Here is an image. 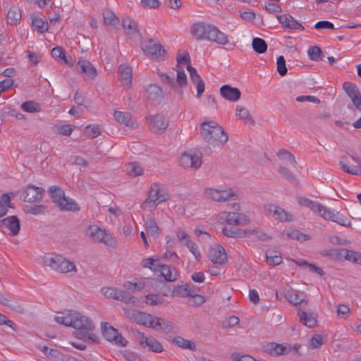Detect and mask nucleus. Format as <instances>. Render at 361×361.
Wrapping results in <instances>:
<instances>
[{"instance_id": "f257e3e1", "label": "nucleus", "mask_w": 361, "mask_h": 361, "mask_svg": "<svg viewBox=\"0 0 361 361\" xmlns=\"http://www.w3.org/2000/svg\"><path fill=\"white\" fill-rule=\"evenodd\" d=\"M202 138L210 145L222 147L228 140L223 128L215 121L203 122L200 126Z\"/></svg>"}, {"instance_id": "f03ea898", "label": "nucleus", "mask_w": 361, "mask_h": 361, "mask_svg": "<svg viewBox=\"0 0 361 361\" xmlns=\"http://www.w3.org/2000/svg\"><path fill=\"white\" fill-rule=\"evenodd\" d=\"M44 267H49L51 270L63 274L77 272L75 264L59 255H47L42 259Z\"/></svg>"}, {"instance_id": "7ed1b4c3", "label": "nucleus", "mask_w": 361, "mask_h": 361, "mask_svg": "<svg viewBox=\"0 0 361 361\" xmlns=\"http://www.w3.org/2000/svg\"><path fill=\"white\" fill-rule=\"evenodd\" d=\"M73 318V328L76 329L75 336L80 339H88L96 342L97 337L92 333L94 325L92 320L77 312H75Z\"/></svg>"}, {"instance_id": "20e7f679", "label": "nucleus", "mask_w": 361, "mask_h": 361, "mask_svg": "<svg viewBox=\"0 0 361 361\" xmlns=\"http://www.w3.org/2000/svg\"><path fill=\"white\" fill-rule=\"evenodd\" d=\"M85 235L93 243L103 244L111 247H116V237L109 231L97 225H90L85 230Z\"/></svg>"}, {"instance_id": "39448f33", "label": "nucleus", "mask_w": 361, "mask_h": 361, "mask_svg": "<svg viewBox=\"0 0 361 361\" xmlns=\"http://www.w3.org/2000/svg\"><path fill=\"white\" fill-rule=\"evenodd\" d=\"M307 208L326 220L332 221L345 227H350L351 226V222L344 215L338 212H334L317 202L312 200Z\"/></svg>"}, {"instance_id": "423d86ee", "label": "nucleus", "mask_w": 361, "mask_h": 361, "mask_svg": "<svg viewBox=\"0 0 361 361\" xmlns=\"http://www.w3.org/2000/svg\"><path fill=\"white\" fill-rule=\"evenodd\" d=\"M176 78L173 73H167L158 72L160 80L164 84L169 85L172 90L179 94L180 97L183 96V87H185L188 82L185 71L180 68L179 65L176 67Z\"/></svg>"}, {"instance_id": "0eeeda50", "label": "nucleus", "mask_w": 361, "mask_h": 361, "mask_svg": "<svg viewBox=\"0 0 361 361\" xmlns=\"http://www.w3.org/2000/svg\"><path fill=\"white\" fill-rule=\"evenodd\" d=\"M168 197L169 195L165 192L164 185L160 183H153L150 185L148 197L145 200L143 204L145 207L155 209L159 204L165 202Z\"/></svg>"}, {"instance_id": "6e6552de", "label": "nucleus", "mask_w": 361, "mask_h": 361, "mask_svg": "<svg viewBox=\"0 0 361 361\" xmlns=\"http://www.w3.org/2000/svg\"><path fill=\"white\" fill-rule=\"evenodd\" d=\"M218 221L232 226H245L250 222V219L242 213L221 212L218 215Z\"/></svg>"}, {"instance_id": "1a4fd4ad", "label": "nucleus", "mask_w": 361, "mask_h": 361, "mask_svg": "<svg viewBox=\"0 0 361 361\" xmlns=\"http://www.w3.org/2000/svg\"><path fill=\"white\" fill-rule=\"evenodd\" d=\"M133 335L141 348L157 353L164 351L162 345L154 338L148 336L140 331H135Z\"/></svg>"}, {"instance_id": "9d476101", "label": "nucleus", "mask_w": 361, "mask_h": 361, "mask_svg": "<svg viewBox=\"0 0 361 361\" xmlns=\"http://www.w3.org/2000/svg\"><path fill=\"white\" fill-rule=\"evenodd\" d=\"M141 48L146 56L154 59L164 60L166 54L161 44L155 43L152 39L142 42Z\"/></svg>"}, {"instance_id": "9b49d317", "label": "nucleus", "mask_w": 361, "mask_h": 361, "mask_svg": "<svg viewBox=\"0 0 361 361\" xmlns=\"http://www.w3.org/2000/svg\"><path fill=\"white\" fill-rule=\"evenodd\" d=\"M102 331L104 337L109 342L114 343L120 346H126L128 343V341L109 323H102Z\"/></svg>"}, {"instance_id": "f8f14e48", "label": "nucleus", "mask_w": 361, "mask_h": 361, "mask_svg": "<svg viewBox=\"0 0 361 361\" xmlns=\"http://www.w3.org/2000/svg\"><path fill=\"white\" fill-rule=\"evenodd\" d=\"M180 164L185 169L197 170L202 164V156L196 152H184L180 157Z\"/></svg>"}, {"instance_id": "ddd939ff", "label": "nucleus", "mask_w": 361, "mask_h": 361, "mask_svg": "<svg viewBox=\"0 0 361 361\" xmlns=\"http://www.w3.org/2000/svg\"><path fill=\"white\" fill-rule=\"evenodd\" d=\"M102 292L108 298H112L116 300H120L126 304L135 303V298L133 295L126 293L124 290L112 287H105L102 289Z\"/></svg>"}, {"instance_id": "4468645a", "label": "nucleus", "mask_w": 361, "mask_h": 361, "mask_svg": "<svg viewBox=\"0 0 361 361\" xmlns=\"http://www.w3.org/2000/svg\"><path fill=\"white\" fill-rule=\"evenodd\" d=\"M149 128L154 133L162 134L169 126V121L162 114H157L147 117Z\"/></svg>"}, {"instance_id": "2eb2a0df", "label": "nucleus", "mask_w": 361, "mask_h": 361, "mask_svg": "<svg viewBox=\"0 0 361 361\" xmlns=\"http://www.w3.org/2000/svg\"><path fill=\"white\" fill-rule=\"evenodd\" d=\"M126 314L131 321L148 328H150L154 317L152 314L135 310H126Z\"/></svg>"}, {"instance_id": "dca6fc26", "label": "nucleus", "mask_w": 361, "mask_h": 361, "mask_svg": "<svg viewBox=\"0 0 361 361\" xmlns=\"http://www.w3.org/2000/svg\"><path fill=\"white\" fill-rule=\"evenodd\" d=\"M208 258L212 264L217 266H224L227 262L225 249L219 245H215L209 248Z\"/></svg>"}, {"instance_id": "f3484780", "label": "nucleus", "mask_w": 361, "mask_h": 361, "mask_svg": "<svg viewBox=\"0 0 361 361\" xmlns=\"http://www.w3.org/2000/svg\"><path fill=\"white\" fill-rule=\"evenodd\" d=\"M343 88L348 96L350 98L355 108L361 111V94L357 87L353 82H345Z\"/></svg>"}, {"instance_id": "a211bd4d", "label": "nucleus", "mask_w": 361, "mask_h": 361, "mask_svg": "<svg viewBox=\"0 0 361 361\" xmlns=\"http://www.w3.org/2000/svg\"><path fill=\"white\" fill-rule=\"evenodd\" d=\"M285 298L290 303L297 307L298 310H299V307H307L308 305L307 297L302 292L289 290L285 293Z\"/></svg>"}, {"instance_id": "6ab92c4d", "label": "nucleus", "mask_w": 361, "mask_h": 361, "mask_svg": "<svg viewBox=\"0 0 361 361\" xmlns=\"http://www.w3.org/2000/svg\"><path fill=\"white\" fill-rule=\"evenodd\" d=\"M264 209L269 215L273 216L276 220L288 222L293 220V216L290 213L276 205L267 204L264 206Z\"/></svg>"}, {"instance_id": "aec40b11", "label": "nucleus", "mask_w": 361, "mask_h": 361, "mask_svg": "<svg viewBox=\"0 0 361 361\" xmlns=\"http://www.w3.org/2000/svg\"><path fill=\"white\" fill-rule=\"evenodd\" d=\"M44 191L42 188L28 185L23 191V200L27 202H40L42 199Z\"/></svg>"}, {"instance_id": "412c9836", "label": "nucleus", "mask_w": 361, "mask_h": 361, "mask_svg": "<svg viewBox=\"0 0 361 361\" xmlns=\"http://www.w3.org/2000/svg\"><path fill=\"white\" fill-rule=\"evenodd\" d=\"M298 317L300 322L308 328H313L317 325V314L308 311L306 307H299Z\"/></svg>"}, {"instance_id": "4be33fe9", "label": "nucleus", "mask_w": 361, "mask_h": 361, "mask_svg": "<svg viewBox=\"0 0 361 361\" xmlns=\"http://www.w3.org/2000/svg\"><path fill=\"white\" fill-rule=\"evenodd\" d=\"M206 40L220 45H226L229 42L228 35L213 25L211 27L208 36L206 37Z\"/></svg>"}, {"instance_id": "5701e85b", "label": "nucleus", "mask_w": 361, "mask_h": 361, "mask_svg": "<svg viewBox=\"0 0 361 361\" xmlns=\"http://www.w3.org/2000/svg\"><path fill=\"white\" fill-rule=\"evenodd\" d=\"M150 329H154L156 331H163L164 333H169L174 330L175 326L169 320L154 316L151 323Z\"/></svg>"}, {"instance_id": "b1692460", "label": "nucleus", "mask_w": 361, "mask_h": 361, "mask_svg": "<svg viewBox=\"0 0 361 361\" xmlns=\"http://www.w3.org/2000/svg\"><path fill=\"white\" fill-rule=\"evenodd\" d=\"M212 25L205 23H196L191 27V33L197 40H206Z\"/></svg>"}, {"instance_id": "393cba45", "label": "nucleus", "mask_w": 361, "mask_h": 361, "mask_svg": "<svg viewBox=\"0 0 361 361\" xmlns=\"http://www.w3.org/2000/svg\"><path fill=\"white\" fill-rule=\"evenodd\" d=\"M352 159L357 164V166L349 167L346 163L347 157L344 155L341 156L339 160L341 169L349 174L361 176V159L352 156Z\"/></svg>"}, {"instance_id": "a878e982", "label": "nucleus", "mask_w": 361, "mask_h": 361, "mask_svg": "<svg viewBox=\"0 0 361 361\" xmlns=\"http://www.w3.org/2000/svg\"><path fill=\"white\" fill-rule=\"evenodd\" d=\"M187 70L189 72L191 82L193 84L196 85V89H197V95L196 96H197V97L200 98L202 95L203 92H204V89H205L204 82L202 80V79L201 78V77L200 76V75L197 73L196 69L194 67H192L190 65H188Z\"/></svg>"}, {"instance_id": "bb28decb", "label": "nucleus", "mask_w": 361, "mask_h": 361, "mask_svg": "<svg viewBox=\"0 0 361 361\" xmlns=\"http://www.w3.org/2000/svg\"><path fill=\"white\" fill-rule=\"evenodd\" d=\"M114 116L117 122L125 126L135 128L138 126L137 121L132 118L131 114L129 112L115 111Z\"/></svg>"}, {"instance_id": "cd10ccee", "label": "nucleus", "mask_w": 361, "mask_h": 361, "mask_svg": "<svg viewBox=\"0 0 361 361\" xmlns=\"http://www.w3.org/2000/svg\"><path fill=\"white\" fill-rule=\"evenodd\" d=\"M0 226L8 228L12 235H18L20 229V221L16 216H8L1 220Z\"/></svg>"}, {"instance_id": "c85d7f7f", "label": "nucleus", "mask_w": 361, "mask_h": 361, "mask_svg": "<svg viewBox=\"0 0 361 361\" xmlns=\"http://www.w3.org/2000/svg\"><path fill=\"white\" fill-rule=\"evenodd\" d=\"M221 95L230 102H237L240 99L241 92L239 89L233 87L228 85H223L220 88Z\"/></svg>"}, {"instance_id": "c756f323", "label": "nucleus", "mask_w": 361, "mask_h": 361, "mask_svg": "<svg viewBox=\"0 0 361 361\" xmlns=\"http://www.w3.org/2000/svg\"><path fill=\"white\" fill-rule=\"evenodd\" d=\"M263 350L274 356L287 354L289 352L286 346L276 343H267L263 346Z\"/></svg>"}, {"instance_id": "7c9ffc66", "label": "nucleus", "mask_w": 361, "mask_h": 361, "mask_svg": "<svg viewBox=\"0 0 361 361\" xmlns=\"http://www.w3.org/2000/svg\"><path fill=\"white\" fill-rule=\"evenodd\" d=\"M278 20L283 26L293 30H304V27L290 15H280L276 16Z\"/></svg>"}, {"instance_id": "2f4dec72", "label": "nucleus", "mask_w": 361, "mask_h": 361, "mask_svg": "<svg viewBox=\"0 0 361 361\" xmlns=\"http://www.w3.org/2000/svg\"><path fill=\"white\" fill-rule=\"evenodd\" d=\"M77 66L80 68V71L85 74L87 78L93 79L96 77L97 70L90 61L84 59L79 60Z\"/></svg>"}, {"instance_id": "473e14b6", "label": "nucleus", "mask_w": 361, "mask_h": 361, "mask_svg": "<svg viewBox=\"0 0 361 361\" xmlns=\"http://www.w3.org/2000/svg\"><path fill=\"white\" fill-rule=\"evenodd\" d=\"M118 73L122 84L129 87L132 81L133 71L131 67L126 64H121L118 67Z\"/></svg>"}, {"instance_id": "72a5a7b5", "label": "nucleus", "mask_w": 361, "mask_h": 361, "mask_svg": "<svg viewBox=\"0 0 361 361\" xmlns=\"http://www.w3.org/2000/svg\"><path fill=\"white\" fill-rule=\"evenodd\" d=\"M145 97L149 100H158L163 97V92L161 88L158 85L150 84L145 90Z\"/></svg>"}, {"instance_id": "f704fd0d", "label": "nucleus", "mask_w": 361, "mask_h": 361, "mask_svg": "<svg viewBox=\"0 0 361 361\" xmlns=\"http://www.w3.org/2000/svg\"><path fill=\"white\" fill-rule=\"evenodd\" d=\"M61 211L78 212L80 210L78 204L72 198L65 196L57 206Z\"/></svg>"}, {"instance_id": "c9c22d12", "label": "nucleus", "mask_w": 361, "mask_h": 361, "mask_svg": "<svg viewBox=\"0 0 361 361\" xmlns=\"http://www.w3.org/2000/svg\"><path fill=\"white\" fill-rule=\"evenodd\" d=\"M123 27L127 35L135 37L139 35L137 23L130 17L123 19Z\"/></svg>"}, {"instance_id": "e433bc0d", "label": "nucleus", "mask_w": 361, "mask_h": 361, "mask_svg": "<svg viewBox=\"0 0 361 361\" xmlns=\"http://www.w3.org/2000/svg\"><path fill=\"white\" fill-rule=\"evenodd\" d=\"M339 255L349 262L361 265V253L360 252L343 248L340 250Z\"/></svg>"}, {"instance_id": "4c0bfd02", "label": "nucleus", "mask_w": 361, "mask_h": 361, "mask_svg": "<svg viewBox=\"0 0 361 361\" xmlns=\"http://www.w3.org/2000/svg\"><path fill=\"white\" fill-rule=\"evenodd\" d=\"M277 157L281 160V165H295L296 160L293 154L286 149H280L277 153Z\"/></svg>"}, {"instance_id": "58836bf2", "label": "nucleus", "mask_w": 361, "mask_h": 361, "mask_svg": "<svg viewBox=\"0 0 361 361\" xmlns=\"http://www.w3.org/2000/svg\"><path fill=\"white\" fill-rule=\"evenodd\" d=\"M159 271L166 281H175L178 278V271L175 269L171 270L167 265H159Z\"/></svg>"}, {"instance_id": "ea45409f", "label": "nucleus", "mask_w": 361, "mask_h": 361, "mask_svg": "<svg viewBox=\"0 0 361 361\" xmlns=\"http://www.w3.org/2000/svg\"><path fill=\"white\" fill-rule=\"evenodd\" d=\"M236 116L241 121H243L245 124L253 125L254 120L252 118V116L250 111L245 107L238 106L236 107Z\"/></svg>"}, {"instance_id": "a19ab883", "label": "nucleus", "mask_w": 361, "mask_h": 361, "mask_svg": "<svg viewBox=\"0 0 361 361\" xmlns=\"http://www.w3.org/2000/svg\"><path fill=\"white\" fill-rule=\"evenodd\" d=\"M49 192L50 197L56 206L61 202L62 199L66 196L64 191L59 186L53 185L49 188Z\"/></svg>"}, {"instance_id": "79ce46f5", "label": "nucleus", "mask_w": 361, "mask_h": 361, "mask_svg": "<svg viewBox=\"0 0 361 361\" xmlns=\"http://www.w3.org/2000/svg\"><path fill=\"white\" fill-rule=\"evenodd\" d=\"M75 316V311H70L66 315L56 316L54 321L60 324L66 326L73 327V317Z\"/></svg>"}, {"instance_id": "37998d69", "label": "nucleus", "mask_w": 361, "mask_h": 361, "mask_svg": "<svg viewBox=\"0 0 361 361\" xmlns=\"http://www.w3.org/2000/svg\"><path fill=\"white\" fill-rule=\"evenodd\" d=\"M21 18V13L20 9L16 6H12L8 11L7 19L11 25H16Z\"/></svg>"}, {"instance_id": "c03bdc74", "label": "nucleus", "mask_w": 361, "mask_h": 361, "mask_svg": "<svg viewBox=\"0 0 361 361\" xmlns=\"http://www.w3.org/2000/svg\"><path fill=\"white\" fill-rule=\"evenodd\" d=\"M145 230L149 236L157 238L159 235V227L154 219H148L146 221Z\"/></svg>"}, {"instance_id": "a18cd8bd", "label": "nucleus", "mask_w": 361, "mask_h": 361, "mask_svg": "<svg viewBox=\"0 0 361 361\" xmlns=\"http://www.w3.org/2000/svg\"><path fill=\"white\" fill-rule=\"evenodd\" d=\"M47 358L54 361H61V356L63 355L61 354L60 352L56 349L49 348L47 346H43L40 348Z\"/></svg>"}, {"instance_id": "49530a36", "label": "nucleus", "mask_w": 361, "mask_h": 361, "mask_svg": "<svg viewBox=\"0 0 361 361\" xmlns=\"http://www.w3.org/2000/svg\"><path fill=\"white\" fill-rule=\"evenodd\" d=\"M103 18L105 25L116 26L119 23L118 18L111 11L106 10L103 12Z\"/></svg>"}, {"instance_id": "de8ad7c7", "label": "nucleus", "mask_w": 361, "mask_h": 361, "mask_svg": "<svg viewBox=\"0 0 361 361\" xmlns=\"http://www.w3.org/2000/svg\"><path fill=\"white\" fill-rule=\"evenodd\" d=\"M11 207V198L7 194H4L0 197V218L5 216Z\"/></svg>"}, {"instance_id": "09e8293b", "label": "nucleus", "mask_w": 361, "mask_h": 361, "mask_svg": "<svg viewBox=\"0 0 361 361\" xmlns=\"http://www.w3.org/2000/svg\"><path fill=\"white\" fill-rule=\"evenodd\" d=\"M173 343L184 349L194 350L195 348V344L192 341L186 340L180 336H176L173 339Z\"/></svg>"}, {"instance_id": "8fccbe9b", "label": "nucleus", "mask_w": 361, "mask_h": 361, "mask_svg": "<svg viewBox=\"0 0 361 361\" xmlns=\"http://www.w3.org/2000/svg\"><path fill=\"white\" fill-rule=\"evenodd\" d=\"M220 190L221 189L207 188L204 191V195L208 200L221 202Z\"/></svg>"}, {"instance_id": "3c124183", "label": "nucleus", "mask_w": 361, "mask_h": 361, "mask_svg": "<svg viewBox=\"0 0 361 361\" xmlns=\"http://www.w3.org/2000/svg\"><path fill=\"white\" fill-rule=\"evenodd\" d=\"M252 48L253 49L259 54L264 53L267 49V44L262 38L255 37L252 39Z\"/></svg>"}, {"instance_id": "603ef678", "label": "nucleus", "mask_w": 361, "mask_h": 361, "mask_svg": "<svg viewBox=\"0 0 361 361\" xmlns=\"http://www.w3.org/2000/svg\"><path fill=\"white\" fill-rule=\"evenodd\" d=\"M279 173L289 182L294 184L298 183L296 176L286 166L280 165Z\"/></svg>"}, {"instance_id": "864d4df0", "label": "nucleus", "mask_w": 361, "mask_h": 361, "mask_svg": "<svg viewBox=\"0 0 361 361\" xmlns=\"http://www.w3.org/2000/svg\"><path fill=\"white\" fill-rule=\"evenodd\" d=\"M126 170L130 176L136 177L143 173V169L137 162H133L128 164Z\"/></svg>"}, {"instance_id": "5fc2aeb1", "label": "nucleus", "mask_w": 361, "mask_h": 361, "mask_svg": "<svg viewBox=\"0 0 361 361\" xmlns=\"http://www.w3.org/2000/svg\"><path fill=\"white\" fill-rule=\"evenodd\" d=\"M287 235L292 239H296L300 241H306L310 239V235L301 233L299 230L293 228L287 232Z\"/></svg>"}, {"instance_id": "6e6d98bb", "label": "nucleus", "mask_w": 361, "mask_h": 361, "mask_svg": "<svg viewBox=\"0 0 361 361\" xmlns=\"http://www.w3.org/2000/svg\"><path fill=\"white\" fill-rule=\"evenodd\" d=\"M310 59L312 61H318L322 60L323 52L317 46L310 47L307 51Z\"/></svg>"}, {"instance_id": "4d7b16f0", "label": "nucleus", "mask_w": 361, "mask_h": 361, "mask_svg": "<svg viewBox=\"0 0 361 361\" xmlns=\"http://www.w3.org/2000/svg\"><path fill=\"white\" fill-rule=\"evenodd\" d=\"M21 109L26 112L36 113L40 111V106L34 101H27L21 104Z\"/></svg>"}, {"instance_id": "13d9d810", "label": "nucleus", "mask_w": 361, "mask_h": 361, "mask_svg": "<svg viewBox=\"0 0 361 361\" xmlns=\"http://www.w3.org/2000/svg\"><path fill=\"white\" fill-rule=\"evenodd\" d=\"M220 196L221 202L235 200L238 197V195L231 188L221 190Z\"/></svg>"}, {"instance_id": "bf43d9fd", "label": "nucleus", "mask_w": 361, "mask_h": 361, "mask_svg": "<svg viewBox=\"0 0 361 361\" xmlns=\"http://www.w3.org/2000/svg\"><path fill=\"white\" fill-rule=\"evenodd\" d=\"M32 25L40 33H44L48 30V23L42 18H35L32 19Z\"/></svg>"}, {"instance_id": "052dcab7", "label": "nucleus", "mask_w": 361, "mask_h": 361, "mask_svg": "<svg viewBox=\"0 0 361 361\" xmlns=\"http://www.w3.org/2000/svg\"><path fill=\"white\" fill-rule=\"evenodd\" d=\"M163 296L159 294H149L145 297V302L147 305L154 306L164 302Z\"/></svg>"}, {"instance_id": "680f3d73", "label": "nucleus", "mask_w": 361, "mask_h": 361, "mask_svg": "<svg viewBox=\"0 0 361 361\" xmlns=\"http://www.w3.org/2000/svg\"><path fill=\"white\" fill-rule=\"evenodd\" d=\"M176 234L178 240L181 243L182 245L185 246L191 244V243L192 242L190 236L186 232L181 229H177L176 231Z\"/></svg>"}, {"instance_id": "e2e57ef3", "label": "nucleus", "mask_w": 361, "mask_h": 361, "mask_svg": "<svg viewBox=\"0 0 361 361\" xmlns=\"http://www.w3.org/2000/svg\"><path fill=\"white\" fill-rule=\"evenodd\" d=\"M101 130L99 125H89L85 128V135L90 137L94 138L100 135Z\"/></svg>"}, {"instance_id": "0e129e2a", "label": "nucleus", "mask_w": 361, "mask_h": 361, "mask_svg": "<svg viewBox=\"0 0 361 361\" xmlns=\"http://www.w3.org/2000/svg\"><path fill=\"white\" fill-rule=\"evenodd\" d=\"M267 260L269 264L276 266L282 262V257L279 255H274L271 250L266 252Z\"/></svg>"}, {"instance_id": "69168bd1", "label": "nucleus", "mask_w": 361, "mask_h": 361, "mask_svg": "<svg viewBox=\"0 0 361 361\" xmlns=\"http://www.w3.org/2000/svg\"><path fill=\"white\" fill-rule=\"evenodd\" d=\"M336 312L339 318L346 319L350 315V310L346 305L341 304L337 307Z\"/></svg>"}, {"instance_id": "338daca9", "label": "nucleus", "mask_w": 361, "mask_h": 361, "mask_svg": "<svg viewBox=\"0 0 361 361\" xmlns=\"http://www.w3.org/2000/svg\"><path fill=\"white\" fill-rule=\"evenodd\" d=\"M277 71L280 75L284 76L287 73V68L286 66V61L283 56H280L276 61Z\"/></svg>"}, {"instance_id": "774afa93", "label": "nucleus", "mask_w": 361, "mask_h": 361, "mask_svg": "<svg viewBox=\"0 0 361 361\" xmlns=\"http://www.w3.org/2000/svg\"><path fill=\"white\" fill-rule=\"evenodd\" d=\"M176 291L180 295L186 297H191L194 293V291L191 289L190 285L188 284L178 286Z\"/></svg>"}]
</instances>
